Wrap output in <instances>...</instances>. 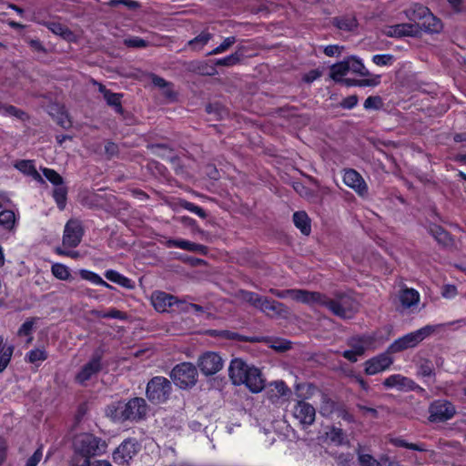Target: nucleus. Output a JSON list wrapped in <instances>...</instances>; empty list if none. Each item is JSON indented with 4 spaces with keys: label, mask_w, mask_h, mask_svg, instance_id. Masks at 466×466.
I'll list each match as a JSON object with an SVG mask.
<instances>
[{
    "label": "nucleus",
    "mask_w": 466,
    "mask_h": 466,
    "mask_svg": "<svg viewBox=\"0 0 466 466\" xmlns=\"http://www.w3.org/2000/svg\"><path fill=\"white\" fill-rule=\"evenodd\" d=\"M66 188L62 185L56 187L54 190L53 197L60 210H63L66 202Z\"/></svg>",
    "instance_id": "47"
},
{
    "label": "nucleus",
    "mask_w": 466,
    "mask_h": 466,
    "mask_svg": "<svg viewBox=\"0 0 466 466\" xmlns=\"http://www.w3.org/2000/svg\"><path fill=\"white\" fill-rule=\"evenodd\" d=\"M358 101H359V99H358L357 96H355V95L349 96L341 101L340 106L343 108L351 109L358 104Z\"/></svg>",
    "instance_id": "59"
},
{
    "label": "nucleus",
    "mask_w": 466,
    "mask_h": 466,
    "mask_svg": "<svg viewBox=\"0 0 466 466\" xmlns=\"http://www.w3.org/2000/svg\"><path fill=\"white\" fill-rule=\"evenodd\" d=\"M357 408L363 415H370L373 419H377L379 417L378 410L374 408L367 407L360 403L357 404Z\"/></svg>",
    "instance_id": "61"
},
{
    "label": "nucleus",
    "mask_w": 466,
    "mask_h": 466,
    "mask_svg": "<svg viewBox=\"0 0 466 466\" xmlns=\"http://www.w3.org/2000/svg\"><path fill=\"white\" fill-rule=\"evenodd\" d=\"M293 188L294 190L299 193L302 197H309L311 196V193L309 188H307L304 185H302L300 182H294L293 183Z\"/></svg>",
    "instance_id": "64"
},
{
    "label": "nucleus",
    "mask_w": 466,
    "mask_h": 466,
    "mask_svg": "<svg viewBox=\"0 0 466 466\" xmlns=\"http://www.w3.org/2000/svg\"><path fill=\"white\" fill-rule=\"evenodd\" d=\"M74 447L76 455L72 459L71 466H89V459L104 453L106 443L93 434L82 433L76 437Z\"/></svg>",
    "instance_id": "1"
},
{
    "label": "nucleus",
    "mask_w": 466,
    "mask_h": 466,
    "mask_svg": "<svg viewBox=\"0 0 466 466\" xmlns=\"http://www.w3.org/2000/svg\"><path fill=\"white\" fill-rule=\"evenodd\" d=\"M261 297L259 294L252 292V291H247V290H241L240 291V299L248 303L250 306L256 308L258 309V307L259 305Z\"/></svg>",
    "instance_id": "44"
},
{
    "label": "nucleus",
    "mask_w": 466,
    "mask_h": 466,
    "mask_svg": "<svg viewBox=\"0 0 466 466\" xmlns=\"http://www.w3.org/2000/svg\"><path fill=\"white\" fill-rule=\"evenodd\" d=\"M197 376L196 367L189 362L176 365L170 372V378L181 389L194 386L197 382Z\"/></svg>",
    "instance_id": "5"
},
{
    "label": "nucleus",
    "mask_w": 466,
    "mask_h": 466,
    "mask_svg": "<svg viewBox=\"0 0 466 466\" xmlns=\"http://www.w3.org/2000/svg\"><path fill=\"white\" fill-rule=\"evenodd\" d=\"M51 272L60 280H69L72 277L70 268L62 263H54L51 266Z\"/></svg>",
    "instance_id": "37"
},
{
    "label": "nucleus",
    "mask_w": 466,
    "mask_h": 466,
    "mask_svg": "<svg viewBox=\"0 0 466 466\" xmlns=\"http://www.w3.org/2000/svg\"><path fill=\"white\" fill-rule=\"evenodd\" d=\"M149 78L151 79L153 86L157 87L158 89H160L161 87L168 86V81H167L161 76H158L155 74H150Z\"/></svg>",
    "instance_id": "60"
},
{
    "label": "nucleus",
    "mask_w": 466,
    "mask_h": 466,
    "mask_svg": "<svg viewBox=\"0 0 466 466\" xmlns=\"http://www.w3.org/2000/svg\"><path fill=\"white\" fill-rule=\"evenodd\" d=\"M171 391L172 386L170 381L165 377L157 376L147 382L146 395L152 403L160 404L169 399Z\"/></svg>",
    "instance_id": "3"
},
{
    "label": "nucleus",
    "mask_w": 466,
    "mask_h": 466,
    "mask_svg": "<svg viewBox=\"0 0 466 466\" xmlns=\"http://www.w3.org/2000/svg\"><path fill=\"white\" fill-rule=\"evenodd\" d=\"M237 39L235 36H228L224 39V41L216 48L211 50L207 54V56H215L218 54H222L228 51L235 43Z\"/></svg>",
    "instance_id": "45"
},
{
    "label": "nucleus",
    "mask_w": 466,
    "mask_h": 466,
    "mask_svg": "<svg viewBox=\"0 0 466 466\" xmlns=\"http://www.w3.org/2000/svg\"><path fill=\"white\" fill-rule=\"evenodd\" d=\"M147 411L146 400L142 398H134L126 404L122 417L125 420H138L146 416Z\"/></svg>",
    "instance_id": "12"
},
{
    "label": "nucleus",
    "mask_w": 466,
    "mask_h": 466,
    "mask_svg": "<svg viewBox=\"0 0 466 466\" xmlns=\"http://www.w3.org/2000/svg\"><path fill=\"white\" fill-rule=\"evenodd\" d=\"M382 33L389 37L417 36L420 34V26L418 23H403L393 25H386Z\"/></svg>",
    "instance_id": "10"
},
{
    "label": "nucleus",
    "mask_w": 466,
    "mask_h": 466,
    "mask_svg": "<svg viewBox=\"0 0 466 466\" xmlns=\"http://www.w3.org/2000/svg\"><path fill=\"white\" fill-rule=\"evenodd\" d=\"M43 456L42 448H38L34 454L27 460L25 466H36Z\"/></svg>",
    "instance_id": "58"
},
{
    "label": "nucleus",
    "mask_w": 466,
    "mask_h": 466,
    "mask_svg": "<svg viewBox=\"0 0 466 466\" xmlns=\"http://www.w3.org/2000/svg\"><path fill=\"white\" fill-rule=\"evenodd\" d=\"M391 352L388 350L365 361V373L367 375H375L389 369L393 363V359L390 357Z\"/></svg>",
    "instance_id": "11"
},
{
    "label": "nucleus",
    "mask_w": 466,
    "mask_h": 466,
    "mask_svg": "<svg viewBox=\"0 0 466 466\" xmlns=\"http://www.w3.org/2000/svg\"><path fill=\"white\" fill-rule=\"evenodd\" d=\"M80 277L87 280L95 285H101L106 288H112L109 284L103 280V279L96 273L87 270V269H80L79 270Z\"/></svg>",
    "instance_id": "38"
},
{
    "label": "nucleus",
    "mask_w": 466,
    "mask_h": 466,
    "mask_svg": "<svg viewBox=\"0 0 466 466\" xmlns=\"http://www.w3.org/2000/svg\"><path fill=\"white\" fill-rule=\"evenodd\" d=\"M360 466H380V464L369 454L359 456Z\"/></svg>",
    "instance_id": "56"
},
{
    "label": "nucleus",
    "mask_w": 466,
    "mask_h": 466,
    "mask_svg": "<svg viewBox=\"0 0 466 466\" xmlns=\"http://www.w3.org/2000/svg\"><path fill=\"white\" fill-rule=\"evenodd\" d=\"M248 365L242 359H234L228 367V376L234 385L240 386L243 384L246 372H248Z\"/></svg>",
    "instance_id": "17"
},
{
    "label": "nucleus",
    "mask_w": 466,
    "mask_h": 466,
    "mask_svg": "<svg viewBox=\"0 0 466 466\" xmlns=\"http://www.w3.org/2000/svg\"><path fill=\"white\" fill-rule=\"evenodd\" d=\"M162 95L169 100H174L177 96L176 92L173 89V84L168 82V86L160 88Z\"/></svg>",
    "instance_id": "63"
},
{
    "label": "nucleus",
    "mask_w": 466,
    "mask_h": 466,
    "mask_svg": "<svg viewBox=\"0 0 466 466\" xmlns=\"http://www.w3.org/2000/svg\"><path fill=\"white\" fill-rule=\"evenodd\" d=\"M47 359V353L43 349H34L31 350L26 355H25V360L36 364L37 362H42Z\"/></svg>",
    "instance_id": "40"
},
{
    "label": "nucleus",
    "mask_w": 466,
    "mask_h": 466,
    "mask_svg": "<svg viewBox=\"0 0 466 466\" xmlns=\"http://www.w3.org/2000/svg\"><path fill=\"white\" fill-rule=\"evenodd\" d=\"M98 86L99 91L104 95L105 99L108 105L116 106V94L109 92L104 86L95 82Z\"/></svg>",
    "instance_id": "53"
},
{
    "label": "nucleus",
    "mask_w": 466,
    "mask_h": 466,
    "mask_svg": "<svg viewBox=\"0 0 466 466\" xmlns=\"http://www.w3.org/2000/svg\"><path fill=\"white\" fill-rule=\"evenodd\" d=\"M364 108L367 110L370 109H379L382 106V101L380 96H369L364 101Z\"/></svg>",
    "instance_id": "54"
},
{
    "label": "nucleus",
    "mask_w": 466,
    "mask_h": 466,
    "mask_svg": "<svg viewBox=\"0 0 466 466\" xmlns=\"http://www.w3.org/2000/svg\"><path fill=\"white\" fill-rule=\"evenodd\" d=\"M14 349L13 345H5L3 337L0 336V372H3L10 363Z\"/></svg>",
    "instance_id": "29"
},
{
    "label": "nucleus",
    "mask_w": 466,
    "mask_h": 466,
    "mask_svg": "<svg viewBox=\"0 0 466 466\" xmlns=\"http://www.w3.org/2000/svg\"><path fill=\"white\" fill-rule=\"evenodd\" d=\"M15 167L21 173L33 177L34 180L44 183L42 176L36 170L34 161L32 160H19L15 164Z\"/></svg>",
    "instance_id": "23"
},
{
    "label": "nucleus",
    "mask_w": 466,
    "mask_h": 466,
    "mask_svg": "<svg viewBox=\"0 0 466 466\" xmlns=\"http://www.w3.org/2000/svg\"><path fill=\"white\" fill-rule=\"evenodd\" d=\"M293 416L301 425L307 427L314 423L316 410L311 404L299 400L294 406Z\"/></svg>",
    "instance_id": "13"
},
{
    "label": "nucleus",
    "mask_w": 466,
    "mask_h": 466,
    "mask_svg": "<svg viewBox=\"0 0 466 466\" xmlns=\"http://www.w3.org/2000/svg\"><path fill=\"white\" fill-rule=\"evenodd\" d=\"M321 306L327 308L333 315L349 319L359 311V302L347 292H335L333 297L323 294Z\"/></svg>",
    "instance_id": "2"
},
{
    "label": "nucleus",
    "mask_w": 466,
    "mask_h": 466,
    "mask_svg": "<svg viewBox=\"0 0 466 466\" xmlns=\"http://www.w3.org/2000/svg\"><path fill=\"white\" fill-rule=\"evenodd\" d=\"M45 25L55 35H59L69 42L76 40V35H74V33L62 24L56 22H50L46 23Z\"/></svg>",
    "instance_id": "28"
},
{
    "label": "nucleus",
    "mask_w": 466,
    "mask_h": 466,
    "mask_svg": "<svg viewBox=\"0 0 466 466\" xmlns=\"http://www.w3.org/2000/svg\"><path fill=\"white\" fill-rule=\"evenodd\" d=\"M375 338L371 335L351 337L348 339V345L359 355L362 356L366 350H373Z\"/></svg>",
    "instance_id": "20"
},
{
    "label": "nucleus",
    "mask_w": 466,
    "mask_h": 466,
    "mask_svg": "<svg viewBox=\"0 0 466 466\" xmlns=\"http://www.w3.org/2000/svg\"><path fill=\"white\" fill-rule=\"evenodd\" d=\"M248 370V372H246V378L243 379L244 381L242 385H245L253 393L262 391L265 388V380L260 370L250 365Z\"/></svg>",
    "instance_id": "14"
},
{
    "label": "nucleus",
    "mask_w": 466,
    "mask_h": 466,
    "mask_svg": "<svg viewBox=\"0 0 466 466\" xmlns=\"http://www.w3.org/2000/svg\"><path fill=\"white\" fill-rule=\"evenodd\" d=\"M198 366L204 375H214L222 369L223 360L218 353L207 351L198 358Z\"/></svg>",
    "instance_id": "9"
},
{
    "label": "nucleus",
    "mask_w": 466,
    "mask_h": 466,
    "mask_svg": "<svg viewBox=\"0 0 466 466\" xmlns=\"http://www.w3.org/2000/svg\"><path fill=\"white\" fill-rule=\"evenodd\" d=\"M390 443L395 447L405 448L420 452L427 451L424 443H411L404 440L402 437H391L390 438Z\"/></svg>",
    "instance_id": "31"
},
{
    "label": "nucleus",
    "mask_w": 466,
    "mask_h": 466,
    "mask_svg": "<svg viewBox=\"0 0 466 466\" xmlns=\"http://www.w3.org/2000/svg\"><path fill=\"white\" fill-rule=\"evenodd\" d=\"M267 310L268 312H264V314L271 319L285 318L289 314L288 308L283 303L276 300L270 302V305L267 307Z\"/></svg>",
    "instance_id": "32"
},
{
    "label": "nucleus",
    "mask_w": 466,
    "mask_h": 466,
    "mask_svg": "<svg viewBox=\"0 0 466 466\" xmlns=\"http://www.w3.org/2000/svg\"><path fill=\"white\" fill-rule=\"evenodd\" d=\"M248 365L242 359H234L228 367V376L234 385L240 386L243 384L246 372H248Z\"/></svg>",
    "instance_id": "16"
},
{
    "label": "nucleus",
    "mask_w": 466,
    "mask_h": 466,
    "mask_svg": "<svg viewBox=\"0 0 466 466\" xmlns=\"http://www.w3.org/2000/svg\"><path fill=\"white\" fill-rule=\"evenodd\" d=\"M17 217L14 211L5 209L0 212V226L6 230L15 228Z\"/></svg>",
    "instance_id": "34"
},
{
    "label": "nucleus",
    "mask_w": 466,
    "mask_h": 466,
    "mask_svg": "<svg viewBox=\"0 0 466 466\" xmlns=\"http://www.w3.org/2000/svg\"><path fill=\"white\" fill-rule=\"evenodd\" d=\"M383 386L387 389H397L399 390H411L416 388V383L401 375V374H393L386 378L383 382Z\"/></svg>",
    "instance_id": "18"
},
{
    "label": "nucleus",
    "mask_w": 466,
    "mask_h": 466,
    "mask_svg": "<svg viewBox=\"0 0 466 466\" xmlns=\"http://www.w3.org/2000/svg\"><path fill=\"white\" fill-rule=\"evenodd\" d=\"M348 86H376L380 83V76L376 75L372 76L369 78L359 79V80H345Z\"/></svg>",
    "instance_id": "39"
},
{
    "label": "nucleus",
    "mask_w": 466,
    "mask_h": 466,
    "mask_svg": "<svg viewBox=\"0 0 466 466\" xmlns=\"http://www.w3.org/2000/svg\"><path fill=\"white\" fill-rule=\"evenodd\" d=\"M343 46L338 45H329L324 48V54L328 56H339L341 53Z\"/></svg>",
    "instance_id": "62"
},
{
    "label": "nucleus",
    "mask_w": 466,
    "mask_h": 466,
    "mask_svg": "<svg viewBox=\"0 0 466 466\" xmlns=\"http://www.w3.org/2000/svg\"><path fill=\"white\" fill-rule=\"evenodd\" d=\"M335 25L339 29L351 31L357 27V21L354 17H340L335 19Z\"/></svg>",
    "instance_id": "48"
},
{
    "label": "nucleus",
    "mask_w": 466,
    "mask_h": 466,
    "mask_svg": "<svg viewBox=\"0 0 466 466\" xmlns=\"http://www.w3.org/2000/svg\"><path fill=\"white\" fill-rule=\"evenodd\" d=\"M66 248V247H64V246L56 248L55 251L56 254L60 255V256H66V257H69L72 258H77L80 257V253L78 251L68 250Z\"/></svg>",
    "instance_id": "57"
},
{
    "label": "nucleus",
    "mask_w": 466,
    "mask_h": 466,
    "mask_svg": "<svg viewBox=\"0 0 466 466\" xmlns=\"http://www.w3.org/2000/svg\"><path fill=\"white\" fill-rule=\"evenodd\" d=\"M84 234L83 227L78 219H69L64 228L63 246L66 248L77 247Z\"/></svg>",
    "instance_id": "7"
},
{
    "label": "nucleus",
    "mask_w": 466,
    "mask_h": 466,
    "mask_svg": "<svg viewBox=\"0 0 466 466\" xmlns=\"http://www.w3.org/2000/svg\"><path fill=\"white\" fill-rule=\"evenodd\" d=\"M372 62L377 66H389L393 62V56L390 54L375 55L372 56Z\"/></svg>",
    "instance_id": "52"
},
{
    "label": "nucleus",
    "mask_w": 466,
    "mask_h": 466,
    "mask_svg": "<svg viewBox=\"0 0 466 466\" xmlns=\"http://www.w3.org/2000/svg\"><path fill=\"white\" fill-rule=\"evenodd\" d=\"M331 441L337 444H342L345 441V435L341 429L333 427L328 433Z\"/></svg>",
    "instance_id": "51"
},
{
    "label": "nucleus",
    "mask_w": 466,
    "mask_h": 466,
    "mask_svg": "<svg viewBox=\"0 0 466 466\" xmlns=\"http://www.w3.org/2000/svg\"><path fill=\"white\" fill-rule=\"evenodd\" d=\"M342 179L344 184L354 190L361 198L367 197L369 187L362 176L353 168L343 170Z\"/></svg>",
    "instance_id": "8"
},
{
    "label": "nucleus",
    "mask_w": 466,
    "mask_h": 466,
    "mask_svg": "<svg viewBox=\"0 0 466 466\" xmlns=\"http://www.w3.org/2000/svg\"><path fill=\"white\" fill-rule=\"evenodd\" d=\"M399 300L403 309H410L417 306L420 301V293L414 289L405 288L399 293Z\"/></svg>",
    "instance_id": "22"
},
{
    "label": "nucleus",
    "mask_w": 466,
    "mask_h": 466,
    "mask_svg": "<svg viewBox=\"0 0 466 466\" xmlns=\"http://www.w3.org/2000/svg\"><path fill=\"white\" fill-rule=\"evenodd\" d=\"M347 66H349V72H352L361 76H370L372 75L370 73L368 69L364 66L362 62L357 57H349L346 59Z\"/></svg>",
    "instance_id": "33"
},
{
    "label": "nucleus",
    "mask_w": 466,
    "mask_h": 466,
    "mask_svg": "<svg viewBox=\"0 0 466 466\" xmlns=\"http://www.w3.org/2000/svg\"><path fill=\"white\" fill-rule=\"evenodd\" d=\"M349 73L346 59L339 63L334 64L330 67L329 76L336 82H342V77Z\"/></svg>",
    "instance_id": "35"
},
{
    "label": "nucleus",
    "mask_w": 466,
    "mask_h": 466,
    "mask_svg": "<svg viewBox=\"0 0 466 466\" xmlns=\"http://www.w3.org/2000/svg\"><path fill=\"white\" fill-rule=\"evenodd\" d=\"M193 243L194 242H190L185 239H171L168 240L167 245L168 247H175L184 250L190 251L191 247H193Z\"/></svg>",
    "instance_id": "55"
},
{
    "label": "nucleus",
    "mask_w": 466,
    "mask_h": 466,
    "mask_svg": "<svg viewBox=\"0 0 466 466\" xmlns=\"http://www.w3.org/2000/svg\"><path fill=\"white\" fill-rule=\"evenodd\" d=\"M420 31L424 30L425 32L436 34L441 31L442 23L441 21L433 15L431 12L422 20V24L420 25Z\"/></svg>",
    "instance_id": "26"
},
{
    "label": "nucleus",
    "mask_w": 466,
    "mask_h": 466,
    "mask_svg": "<svg viewBox=\"0 0 466 466\" xmlns=\"http://www.w3.org/2000/svg\"><path fill=\"white\" fill-rule=\"evenodd\" d=\"M138 444L134 439H128L118 447V454L121 459L127 462L137 452Z\"/></svg>",
    "instance_id": "24"
},
{
    "label": "nucleus",
    "mask_w": 466,
    "mask_h": 466,
    "mask_svg": "<svg viewBox=\"0 0 466 466\" xmlns=\"http://www.w3.org/2000/svg\"><path fill=\"white\" fill-rule=\"evenodd\" d=\"M101 358L94 356L76 375V382L84 384L101 370Z\"/></svg>",
    "instance_id": "15"
},
{
    "label": "nucleus",
    "mask_w": 466,
    "mask_h": 466,
    "mask_svg": "<svg viewBox=\"0 0 466 466\" xmlns=\"http://www.w3.org/2000/svg\"><path fill=\"white\" fill-rule=\"evenodd\" d=\"M293 222L302 234L309 236L311 232L310 219L305 211H297L293 214Z\"/></svg>",
    "instance_id": "27"
},
{
    "label": "nucleus",
    "mask_w": 466,
    "mask_h": 466,
    "mask_svg": "<svg viewBox=\"0 0 466 466\" xmlns=\"http://www.w3.org/2000/svg\"><path fill=\"white\" fill-rule=\"evenodd\" d=\"M430 12L428 7L420 4H413L405 11V15L410 21L416 23V21L423 20Z\"/></svg>",
    "instance_id": "25"
},
{
    "label": "nucleus",
    "mask_w": 466,
    "mask_h": 466,
    "mask_svg": "<svg viewBox=\"0 0 466 466\" xmlns=\"http://www.w3.org/2000/svg\"><path fill=\"white\" fill-rule=\"evenodd\" d=\"M177 302V299L176 297L162 291H156L152 295V303L157 311H167Z\"/></svg>",
    "instance_id": "21"
},
{
    "label": "nucleus",
    "mask_w": 466,
    "mask_h": 466,
    "mask_svg": "<svg viewBox=\"0 0 466 466\" xmlns=\"http://www.w3.org/2000/svg\"><path fill=\"white\" fill-rule=\"evenodd\" d=\"M213 38L209 32L203 31L195 38L187 42V46L193 51H200Z\"/></svg>",
    "instance_id": "30"
},
{
    "label": "nucleus",
    "mask_w": 466,
    "mask_h": 466,
    "mask_svg": "<svg viewBox=\"0 0 466 466\" xmlns=\"http://www.w3.org/2000/svg\"><path fill=\"white\" fill-rule=\"evenodd\" d=\"M37 318H30L27 319L19 328L17 331V335L19 337H28L27 343H31L33 341L32 332L36 324Z\"/></svg>",
    "instance_id": "36"
},
{
    "label": "nucleus",
    "mask_w": 466,
    "mask_h": 466,
    "mask_svg": "<svg viewBox=\"0 0 466 466\" xmlns=\"http://www.w3.org/2000/svg\"><path fill=\"white\" fill-rule=\"evenodd\" d=\"M429 413L431 422H444L455 416L456 407L450 400L440 399L431 403Z\"/></svg>",
    "instance_id": "6"
},
{
    "label": "nucleus",
    "mask_w": 466,
    "mask_h": 466,
    "mask_svg": "<svg viewBox=\"0 0 466 466\" xmlns=\"http://www.w3.org/2000/svg\"><path fill=\"white\" fill-rule=\"evenodd\" d=\"M44 176L49 180L53 185L59 187L63 184L62 177L54 169H50L45 167L42 169Z\"/></svg>",
    "instance_id": "50"
},
{
    "label": "nucleus",
    "mask_w": 466,
    "mask_h": 466,
    "mask_svg": "<svg viewBox=\"0 0 466 466\" xmlns=\"http://www.w3.org/2000/svg\"><path fill=\"white\" fill-rule=\"evenodd\" d=\"M124 45L129 48H145L149 46V42L138 36H132L124 39Z\"/></svg>",
    "instance_id": "49"
},
{
    "label": "nucleus",
    "mask_w": 466,
    "mask_h": 466,
    "mask_svg": "<svg viewBox=\"0 0 466 466\" xmlns=\"http://www.w3.org/2000/svg\"><path fill=\"white\" fill-rule=\"evenodd\" d=\"M179 206L194 214H196L197 216H198L199 218H207V213L206 211L195 205L194 203H191L189 201H187L185 199H180L179 202H178Z\"/></svg>",
    "instance_id": "46"
},
{
    "label": "nucleus",
    "mask_w": 466,
    "mask_h": 466,
    "mask_svg": "<svg viewBox=\"0 0 466 466\" xmlns=\"http://www.w3.org/2000/svg\"><path fill=\"white\" fill-rule=\"evenodd\" d=\"M242 55L238 52H235L223 58H218L215 61V66H232L238 64L241 60Z\"/></svg>",
    "instance_id": "41"
},
{
    "label": "nucleus",
    "mask_w": 466,
    "mask_h": 466,
    "mask_svg": "<svg viewBox=\"0 0 466 466\" xmlns=\"http://www.w3.org/2000/svg\"><path fill=\"white\" fill-rule=\"evenodd\" d=\"M431 233L438 242L443 245H448L451 240L450 234L439 226H432L431 228Z\"/></svg>",
    "instance_id": "43"
},
{
    "label": "nucleus",
    "mask_w": 466,
    "mask_h": 466,
    "mask_svg": "<svg viewBox=\"0 0 466 466\" xmlns=\"http://www.w3.org/2000/svg\"><path fill=\"white\" fill-rule=\"evenodd\" d=\"M434 330L432 326H425L395 339L388 348V352L397 353L414 348Z\"/></svg>",
    "instance_id": "4"
},
{
    "label": "nucleus",
    "mask_w": 466,
    "mask_h": 466,
    "mask_svg": "<svg viewBox=\"0 0 466 466\" xmlns=\"http://www.w3.org/2000/svg\"><path fill=\"white\" fill-rule=\"evenodd\" d=\"M291 299L309 306H321L323 293L318 291H309L306 289H292Z\"/></svg>",
    "instance_id": "19"
},
{
    "label": "nucleus",
    "mask_w": 466,
    "mask_h": 466,
    "mask_svg": "<svg viewBox=\"0 0 466 466\" xmlns=\"http://www.w3.org/2000/svg\"><path fill=\"white\" fill-rule=\"evenodd\" d=\"M419 376L423 378H431L435 375L434 366L429 360H423L420 362L417 371Z\"/></svg>",
    "instance_id": "42"
}]
</instances>
